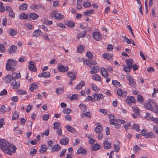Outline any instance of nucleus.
<instances>
[{"label": "nucleus", "mask_w": 158, "mask_h": 158, "mask_svg": "<svg viewBox=\"0 0 158 158\" xmlns=\"http://www.w3.org/2000/svg\"><path fill=\"white\" fill-rule=\"evenodd\" d=\"M144 106L147 109L151 110L158 115V106L153 100H148L147 103L144 104Z\"/></svg>", "instance_id": "nucleus-1"}, {"label": "nucleus", "mask_w": 158, "mask_h": 158, "mask_svg": "<svg viewBox=\"0 0 158 158\" xmlns=\"http://www.w3.org/2000/svg\"><path fill=\"white\" fill-rule=\"evenodd\" d=\"M17 62L15 60L11 59H9L7 60V63L6 64V69L7 70H11L14 72L15 69L13 67L15 66L17 64Z\"/></svg>", "instance_id": "nucleus-2"}, {"label": "nucleus", "mask_w": 158, "mask_h": 158, "mask_svg": "<svg viewBox=\"0 0 158 158\" xmlns=\"http://www.w3.org/2000/svg\"><path fill=\"white\" fill-rule=\"evenodd\" d=\"M6 148V149L4 150L5 153L10 155H12V153L15 152L17 148L13 144H9L8 146H7V148Z\"/></svg>", "instance_id": "nucleus-3"}, {"label": "nucleus", "mask_w": 158, "mask_h": 158, "mask_svg": "<svg viewBox=\"0 0 158 158\" xmlns=\"http://www.w3.org/2000/svg\"><path fill=\"white\" fill-rule=\"evenodd\" d=\"M141 134L142 136H144L146 138H148L149 137L152 138L154 137V133L150 131L147 133V131L144 129L141 131Z\"/></svg>", "instance_id": "nucleus-4"}, {"label": "nucleus", "mask_w": 158, "mask_h": 158, "mask_svg": "<svg viewBox=\"0 0 158 158\" xmlns=\"http://www.w3.org/2000/svg\"><path fill=\"white\" fill-rule=\"evenodd\" d=\"M9 143L6 140L4 139H1L0 140V145L1 149L5 152V150L6 149L7 146L9 145Z\"/></svg>", "instance_id": "nucleus-5"}, {"label": "nucleus", "mask_w": 158, "mask_h": 158, "mask_svg": "<svg viewBox=\"0 0 158 158\" xmlns=\"http://www.w3.org/2000/svg\"><path fill=\"white\" fill-rule=\"evenodd\" d=\"M125 121L123 120L115 119L114 122H111L112 125H114L116 128H119L120 125L125 123Z\"/></svg>", "instance_id": "nucleus-6"}, {"label": "nucleus", "mask_w": 158, "mask_h": 158, "mask_svg": "<svg viewBox=\"0 0 158 158\" xmlns=\"http://www.w3.org/2000/svg\"><path fill=\"white\" fill-rule=\"evenodd\" d=\"M34 62L32 61H30L29 62V65L28 68L31 71L36 72L37 71V69L35 66L34 65Z\"/></svg>", "instance_id": "nucleus-7"}, {"label": "nucleus", "mask_w": 158, "mask_h": 158, "mask_svg": "<svg viewBox=\"0 0 158 158\" xmlns=\"http://www.w3.org/2000/svg\"><path fill=\"white\" fill-rule=\"evenodd\" d=\"M10 84L14 89H16L19 87L20 82L19 81H16V80H14L11 82Z\"/></svg>", "instance_id": "nucleus-8"}, {"label": "nucleus", "mask_w": 158, "mask_h": 158, "mask_svg": "<svg viewBox=\"0 0 158 158\" xmlns=\"http://www.w3.org/2000/svg\"><path fill=\"white\" fill-rule=\"evenodd\" d=\"M59 71L60 72H65L67 71L69 68L67 66H64L62 64H59L58 67Z\"/></svg>", "instance_id": "nucleus-9"}, {"label": "nucleus", "mask_w": 158, "mask_h": 158, "mask_svg": "<svg viewBox=\"0 0 158 158\" xmlns=\"http://www.w3.org/2000/svg\"><path fill=\"white\" fill-rule=\"evenodd\" d=\"M103 144L104 148H105L109 149L111 148V143L109 140H107L104 141L103 143Z\"/></svg>", "instance_id": "nucleus-10"}, {"label": "nucleus", "mask_w": 158, "mask_h": 158, "mask_svg": "<svg viewBox=\"0 0 158 158\" xmlns=\"http://www.w3.org/2000/svg\"><path fill=\"white\" fill-rule=\"evenodd\" d=\"M127 79L129 82L130 85L133 88H135L136 86V83L134 80L131 77H128Z\"/></svg>", "instance_id": "nucleus-11"}, {"label": "nucleus", "mask_w": 158, "mask_h": 158, "mask_svg": "<svg viewBox=\"0 0 158 158\" xmlns=\"http://www.w3.org/2000/svg\"><path fill=\"white\" fill-rule=\"evenodd\" d=\"M13 77L10 75H7L3 78V80L6 83H9L11 80H13Z\"/></svg>", "instance_id": "nucleus-12"}, {"label": "nucleus", "mask_w": 158, "mask_h": 158, "mask_svg": "<svg viewBox=\"0 0 158 158\" xmlns=\"http://www.w3.org/2000/svg\"><path fill=\"white\" fill-rule=\"evenodd\" d=\"M93 35L94 38L97 40H99L101 38V35L99 32H94Z\"/></svg>", "instance_id": "nucleus-13"}, {"label": "nucleus", "mask_w": 158, "mask_h": 158, "mask_svg": "<svg viewBox=\"0 0 158 158\" xmlns=\"http://www.w3.org/2000/svg\"><path fill=\"white\" fill-rule=\"evenodd\" d=\"M17 48L16 46L12 45L8 48L7 51L10 54H13L16 52Z\"/></svg>", "instance_id": "nucleus-14"}, {"label": "nucleus", "mask_w": 158, "mask_h": 158, "mask_svg": "<svg viewBox=\"0 0 158 158\" xmlns=\"http://www.w3.org/2000/svg\"><path fill=\"white\" fill-rule=\"evenodd\" d=\"M126 101L127 103L129 104L135 103L136 102L134 96L128 97Z\"/></svg>", "instance_id": "nucleus-15"}, {"label": "nucleus", "mask_w": 158, "mask_h": 158, "mask_svg": "<svg viewBox=\"0 0 158 158\" xmlns=\"http://www.w3.org/2000/svg\"><path fill=\"white\" fill-rule=\"evenodd\" d=\"M42 33V31L40 29L35 30L33 33L32 34V36L34 37H38Z\"/></svg>", "instance_id": "nucleus-16"}, {"label": "nucleus", "mask_w": 158, "mask_h": 158, "mask_svg": "<svg viewBox=\"0 0 158 158\" xmlns=\"http://www.w3.org/2000/svg\"><path fill=\"white\" fill-rule=\"evenodd\" d=\"M76 74L73 72H69L67 73V75L69 76L70 78V80L71 81H72L76 79Z\"/></svg>", "instance_id": "nucleus-17"}, {"label": "nucleus", "mask_w": 158, "mask_h": 158, "mask_svg": "<svg viewBox=\"0 0 158 158\" xmlns=\"http://www.w3.org/2000/svg\"><path fill=\"white\" fill-rule=\"evenodd\" d=\"M93 96L94 98V99L95 100H99L100 99H102L103 98V95L101 94H98L97 93H94L93 94Z\"/></svg>", "instance_id": "nucleus-18"}, {"label": "nucleus", "mask_w": 158, "mask_h": 158, "mask_svg": "<svg viewBox=\"0 0 158 158\" xmlns=\"http://www.w3.org/2000/svg\"><path fill=\"white\" fill-rule=\"evenodd\" d=\"M90 68L91 69H93V70H91L90 71V73L91 74H94L95 73H97L99 71V67L98 66H93L92 67L90 66Z\"/></svg>", "instance_id": "nucleus-19"}, {"label": "nucleus", "mask_w": 158, "mask_h": 158, "mask_svg": "<svg viewBox=\"0 0 158 158\" xmlns=\"http://www.w3.org/2000/svg\"><path fill=\"white\" fill-rule=\"evenodd\" d=\"M50 73L49 72H43L41 73H39L38 76L39 77H44L46 78H48L50 77Z\"/></svg>", "instance_id": "nucleus-20"}, {"label": "nucleus", "mask_w": 158, "mask_h": 158, "mask_svg": "<svg viewBox=\"0 0 158 158\" xmlns=\"http://www.w3.org/2000/svg\"><path fill=\"white\" fill-rule=\"evenodd\" d=\"M85 82L83 81H81L77 85L75 89L77 90L81 89L82 87L85 85Z\"/></svg>", "instance_id": "nucleus-21"}, {"label": "nucleus", "mask_w": 158, "mask_h": 158, "mask_svg": "<svg viewBox=\"0 0 158 158\" xmlns=\"http://www.w3.org/2000/svg\"><path fill=\"white\" fill-rule=\"evenodd\" d=\"M125 62L127 63V66L132 68V64L134 63V61L132 59L126 60H125Z\"/></svg>", "instance_id": "nucleus-22"}, {"label": "nucleus", "mask_w": 158, "mask_h": 158, "mask_svg": "<svg viewBox=\"0 0 158 158\" xmlns=\"http://www.w3.org/2000/svg\"><path fill=\"white\" fill-rule=\"evenodd\" d=\"M54 15V17L55 18L58 20H60L61 19H63L64 18V15H62L60 13H53V15Z\"/></svg>", "instance_id": "nucleus-23"}, {"label": "nucleus", "mask_w": 158, "mask_h": 158, "mask_svg": "<svg viewBox=\"0 0 158 158\" xmlns=\"http://www.w3.org/2000/svg\"><path fill=\"white\" fill-rule=\"evenodd\" d=\"M101 73L102 75L105 77H106L108 76V74L106 69L102 67L100 70Z\"/></svg>", "instance_id": "nucleus-24"}, {"label": "nucleus", "mask_w": 158, "mask_h": 158, "mask_svg": "<svg viewBox=\"0 0 158 158\" xmlns=\"http://www.w3.org/2000/svg\"><path fill=\"white\" fill-rule=\"evenodd\" d=\"M103 130V127L102 126L99 124L95 128L94 131L96 133H100Z\"/></svg>", "instance_id": "nucleus-25"}, {"label": "nucleus", "mask_w": 158, "mask_h": 158, "mask_svg": "<svg viewBox=\"0 0 158 158\" xmlns=\"http://www.w3.org/2000/svg\"><path fill=\"white\" fill-rule=\"evenodd\" d=\"M112 55L111 54L104 53L103 54V57L106 60H111L112 59Z\"/></svg>", "instance_id": "nucleus-26"}, {"label": "nucleus", "mask_w": 158, "mask_h": 158, "mask_svg": "<svg viewBox=\"0 0 158 158\" xmlns=\"http://www.w3.org/2000/svg\"><path fill=\"white\" fill-rule=\"evenodd\" d=\"M69 142V140L68 138H63L60 140V143L62 145H66Z\"/></svg>", "instance_id": "nucleus-27"}, {"label": "nucleus", "mask_w": 158, "mask_h": 158, "mask_svg": "<svg viewBox=\"0 0 158 158\" xmlns=\"http://www.w3.org/2000/svg\"><path fill=\"white\" fill-rule=\"evenodd\" d=\"M117 94L120 96H125L127 95L126 91L123 92L121 89H119L117 90Z\"/></svg>", "instance_id": "nucleus-28"}, {"label": "nucleus", "mask_w": 158, "mask_h": 158, "mask_svg": "<svg viewBox=\"0 0 158 158\" xmlns=\"http://www.w3.org/2000/svg\"><path fill=\"white\" fill-rule=\"evenodd\" d=\"M65 128L68 131L72 133L75 132L76 131V129L74 128L69 125L66 126Z\"/></svg>", "instance_id": "nucleus-29"}, {"label": "nucleus", "mask_w": 158, "mask_h": 158, "mask_svg": "<svg viewBox=\"0 0 158 158\" xmlns=\"http://www.w3.org/2000/svg\"><path fill=\"white\" fill-rule=\"evenodd\" d=\"M47 150V147L46 145H42L39 150V152L43 154Z\"/></svg>", "instance_id": "nucleus-30"}, {"label": "nucleus", "mask_w": 158, "mask_h": 158, "mask_svg": "<svg viewBox=\"0 0 158 158\" xmlns=\"http://www.w3.org/2000/svg\"><path fill=\"white\" fill-rule=\"evenodd\" d=\"M19 17L20 19H27L28 18V15L24 13L19 14Z\"/></svg>", "instance_id": "nucleus-31"}, {"label": "nucleus", "mask_w": 158, "mask_h": 158, "mask_svg": "<svg viewBox=\"0 0 158 158\" xmlns=\"http://www.w3.org/2000/svg\"><path fill=\"white\" fill-rule=\"evenodd\" d=\"M61 149L60 146L59 144H56L52 147V151L55 152L58 151Z\"/></svg>", "instance_id": "nucleus-32"}, {"label": "nucleus", "mask_w": 158, "mask_h": 158, "mask_svg": "<svg viewBox=\"0 0 158 158\" xmlns=\"http://www.w3.org/2000/svg\"><path fill=\"white\" fill-rule=\"evenodd\" d=\"M12 76L13 77V80L17 79H19L21 77V75L20 73H12Z\"/></svg>", "instance_id": "nucleus-33"}, {"label": "nucleus", "mask_w": 158, "mask_h": 158, "mask_svg": "<svg viewBox=\"0 0 158 158\" xmlns=\"http://www.w3.org/2000/svg\"><path fill=\"white\" fill-rule=\"evenodd\" d=\"M38 86L37 84L35 83H34L32 84L31 85L29 89L30 90L31 92L33 91L34 89L37 88Z\"/></svg>", "instance_id": "nucleus-34"}, {"label": "nucleus", "mask_w": 158, "mask_h": 158, "mask_svg": "<svg viewBox=\"0 0 158 158\" xmlns=\"http://www.w3.org/2000/svg\"><path fill=\"white\" fill-rule=\"evenodd\" d=\"M87 152V150L83 148H79L77 152V153L78 154H85Z\"/></svg>", "instance_id": "nucleus-35"}, {"label": "nucleus", "mask_w": 158, "mask_h": 158, "mask_svg": "<svg viewBox=\"0 0 158 158\" xmlns=\"http://www.w3.org/2000/svg\"><path fill=\"white\" fill-rule=\"evenodd\" d=\"M112 84L116 87H121L122 85L120 84L119 82L116 80H113L112 81Z\"/></svg>", "instance_id": "nucleus-36"}, {"label": "nucleus", "mask_w": 158, "mask_h": 158, "mask_svg": "<svg viewBox=\"0 0 158 158\" xmlns=\"http://www.w3.org/2000/svg\"><path fill=\"white\" fill-rule=\"evenodd\" d=\"M86 32L85 31H82L81 32H80L77 34V37L78 39L81 37H83L86 35Z\"/></svg>", "instance_id": "nucleus-37"}, {"label": "nucleus", "mask_w": 158, "mask_h": 158, "mask_svg": "<svg viewBox=\"0 0 158 158\" xmlns=\"http://www.w3.org/2000/svg\"><path fill=\"white\" fill-rule=\"evenodd\" d=\"M92 78L95 81H101V77L98 74H96L93 76Z\"/></svg>", "instance_id": "nucleus-38"}, {"label": "nucleus", "mask_w": 158, "mask_h": 158, "mask_svg": "<svg viewBox=\"0 0 158 158\" xmlns=\"http://www.w3.org/2000/svg\"><path fill=\"white\" fill-rule=\"evenodd\" d=\"M30 8L34 10H35L39 9L40 7V6L37 5V4H34L30 6Z\"/></svg>", "instance_id": "nucleus-39"}, {"label": "nucleus", "mask_w": 158, "mask_h": 158, "mask_svg": "<svg viewBox=\"0 0 158 158\" xmlns=\"http://www.w3.org/2000/svg\"><path fill=\"white\" fill-rule=\"evenodd\" d=\"M29 17L33 20H35L38 18L39 16L35 13H31L30 14Z\"/></svg>", "instance_id": "nucleus-40"}, {"label": "nucleus", "mask_w": 158, "mask_h": 158, "mask_svg": "<svg viewBox=\"0 0 158 158\" xmlns=\"http://www.w3.org/2000/svg\"><path fill=\"white\" fill-rule=\"evenodd\" d=\"M27 6L26 3H24L19 6V9L21 10H24L27 9Z\"/></svg>", "instance_id": "nucleus-41"}, {"label": "nucleus", "mask_w": 158, "mask_h": 158, "mask_svg": "<svg viewBox=\"0 0 158 158\" xmlns=\"http://www.w3.org/2000/svg\"><path fill=\"white\" fill-rule=\"evenodd\" d=\"M80 109L83 110V112H85L87 109V106L83 103L80 104L79 106Z\"/></svg>", "instance_id": "nucleus-42"}, {"label": "nucleus", "mask_w": 158, "mask_h": 158, "mask_svg": "<svg viewBox=\"0 0 158 158\" xmlns=\"http://www.w3.org/2000/svg\"><path fill=\"white\" fill-rule=\"evenodd\" d=\"M66 25L69 27H73L74 26L75 23L72 21H69L66 22Z\"/></svg>", "instance_id": "nucleus-43"}, {"label": "nucleus", "mask_w": 158, "mask_h": 158, "mask_svg": "<svg viewBox=\"0 0 158 158\" xmlns=\"http://www.w3.org/2000/svg\"><path fill=\"white\" fill-rule=\"evenodd\" d=\"M131 128L132 129H135V130L137 131H140L139 126L137 124H133L131 127Z\"/></svg>", "instance_id": "nucleus-44"}, {"label": "nucleus", "mask_w": 158, "mask_h": 158, "mask_svg": "<svg viewBox=\"0 0 158 158\" xmlns=\"http://www.w3.org/2000/svg\"><path fill=\"white\" fill-rule=\"evenodd\" d=\"M137 101L141 103H142L144 102L143 99V97L140 95L137 96Z\"/></svg>", "instance_id": "nucleus-45"}, {"label": "nucleus", "mask_w": 158, "mask_h": 158, "mask_svg": "<svg viewBox=\"0 0 158 158\" xmlns=\"http://www.w3.org/2000/svg\"><path fill=\"white\" fill-rule=\"evenodd\" d=\"M19 113L18 112L15 111L14 113L12 115V120H16L19 117Z\"/></svg>", "instance_id": "nucleus-46"}, {"label": "nucleus", "mask_w": 158, "mask_h": 158, "mask_svg": "<svg viewBox=\"0 0 158 158\" xmlns=\"http://www.w3.org/2000/svg\"><path fill=\"white\" fill-rule=\"evenodd\" d=\"M100 148V146L98 144H95L93 145L91 148L93 150L96 151L98 150Z\"/></svg>", "instance_id": "nucleus-47"}, {"label": "nucleus", "mask_w": 158, "mask_h": 158, "mask_svg": "<svg viewBox=\"0 0 158 158\" xmlns=\"http://www.w3.org/2000/svg\"><path fill=\"white\" fill-rule=\"evenodd\" d=\"M79 96L77 94H74L70 98L71 101L76 100L78 99Z\"/></svg>", "instance_id": "nucleus-48"}, {"label": "nucleus", "mask_w": 158, "mask_h": 158, "mask_svg": "<svg viewBox=\"0 0 158 158\" xmlns=\"http://www.w3.org/2000/svg\"><path fill=\"white\" fill-rule=\"evenodd\" d=\"M43 23L46 25H51L52 24V20H49L47 19H44L43 21Z\"/></svg>", "instance_id": "nucleus-49"}, {"label": "nucleus", "mask_w": 158, "mask_h": 158, "mask_svg": "<svg viewBox=\"0 0 158 158\" xmlns=\"http://www.w3.org/2000/svg\"><path fill=\"white\" fill-rule=\"evenodd\" d=\"M17 33V32L14 29H11L9 30V34L12 36L15 35Z\"/></svg>", "instance_id": "nucleus-50"}, {"label": "nucleus", "mask_w": 158, "mask_h": 158, "mask_svg": "<svg viewBox=\"0 0 158 158\" xmlns=\"http://www.w3.org/2000/svg\"><path fill=\"white\" fill-rule=\"evenodd\" d=\"M83 6L85 8L89 7L91 6L90 3L89 2L84 1L83 4Z\"/></svg>", "instance_id": "nucleus-51"}, {"label": "nucleus", "mask_w": 158, "mask_h": 158, "mask_svg": "<svg viewBox=\"0 0 158 158\" xmlns=\"http://www.w3.org/2000/svg\"><path fill=\"white\" fill-rule=\"evenodd\" d=\"M90 113L88 112H87L85 113H82L81 114V117L82 118H83L84 117H87L88 118H90L91 117L90 115Z\"/></svg>", "instance_id": "nucleus-52"}, {"label": "nucleus", "mask_w": 158, "mask_h": 158, "mask_svg": "<svg viewBox=\"0 0 158 158\" xmlns=\"http://www.w3.org/2000/svg\"><path fill=\"white\" fill-rule=\"evenodd\" d=\"M108 117L110 119V124L111 125L112 124V123H111V122H114V121L115 120V119L114 118V116L113 115H111V114H108Z\"/></svg>", "instance_id": "nucleus-53"}, {"label": "nucleus", "mask_w": 158, "mask_h": 158, "mask_svg": "<svg viewBox=\"0 0 158 158\" xmlns=\"http://www.w3.org/2000/svg\"><path fill=\"white\" fill-rule=\"evenodd\" d=\"M84 46H81L79 47H77V52L81 53L83 52L84 50Z\"/></svg>", "instance_id": "nucleus-54"}, {"label": "nucleus", "mask_w": 158, "mask_h": 158, "mask_svg": "<svg viewBox=\"0 0 158 158\" xmlns=\"http://www.w3.org/2000/svg\"><path fill=\"white\" fill-rule=\"evenodd\" d=\"M6 108L4 105H2L1 106L0 108V111L1 114H4L6 112Z\"/></svg>", "instance_id": "nucleus-55"}, {"label": "nucleus", "mask_w": 158, "mask_h": 158, "mask_svg": "<svg viewBox=\"0 0 158 158\" xmlns=\"http://www.w3.org/2000/svg\"><path fill=\"white\" fill-rule=\"evenodd\" d=\"M64 90L61 88H58L56 89V91L57 94H61L63 92Z\"/></svg>", "instance_id": "nucleus-56"}, {"label": "nucleus", "mask_w": 158, "mask_h": 158, "mask_svg": "<svg viewBox=\"0 0 158 158\" xmlns=\"http://www.w3.org/2000/svg\"><path fill=\"white\" fill-rule=\"evenodd\" d=\"M60 125V123L59 122H55L53 124V128L54 129H57L58 127Z\"/></svg>", "instance_id": "nucleus-57"}, {"label": "nucleus", "mask_w": 158, "mask_h": 158, "mask_svg": "<svg viewBox=\"0 0 158 158\" xmlns=\"http://www.w3.org/2000/svg\"><path fill=\"white\" fill-rule=\"evenodd\" d=\"M49 114H44L42 116V118L43 120L45 121L48 120L49 118Z\"/></svg>", "instance_id": "nucleus-58"}, {"label": "nucleus", "mask_w": 158, "mask_h": 158, "mask_svg": "<svg viewBox=\"0 0 158 158\" xmlns=\"http://www.w3.org/2000/svg\"><path fill=\"white\" fill-rule=\"evenodd\" d=\"M114 150L115 152H118L119 151L120 149V147L118 144H117V145H115L114 144Z\"/></svg>", "instance_id": "nucleus-59"}, {"label": "nucleus", "mask_w": 158, "mask_h": 158, "mask_svg": "<svg viewBox=\"0 0 158 158\" xmlns=\"http://www.w3.org/2000/svg\"><path fill=\"white\" fill-rule=\"evenodd\" d=\"M63 112L66 114H69L71 112V110L69 108H65L63 110Z\"/></svg>", "instance_id": "nucleus-60"}, {"label": "nucleus", "mask_w": 158, "mask_h": 158, "mask_svg": "<svg viewBox=\"0 0 158 158\" xmlns=\"http://www.w3.org/2000/svg\"><path fill=\"white\" fill-rule=\"evenodd\" d=\"M17 93L18 94L20 95H23L26 94L27 92L25 90L22 89H20L18 91Z\"/></svg>", "instance_id": "nucleus-61"}, {"label": "nucleus", "mask_w": 158, "mask_h": 158, "mask_svg": "<svg viewBox=\"0 0 158 158\" xmlns=\"http://www.w3.org/2000/svg\"><path fill=\"white\" fill-rule=\"evenodd\" d=\"M91 87H92V89L94 90H95L96 92L98 91L99 90L98 88L94 84H92V85Z\"/></svg>", "instance_id": "nucleus-62"}, {"label": "nucleus", "mask_w": 158, "mask_h": 158, "mask_svg": "<svg viewBox=\"0 0 158 158\" xmlns=\"http://www.w3.org/2000/svg\"><path fill=\"white\" fill-rule=\"evenodd\" d=\"M133 112L134 113H136L137 114H139V110L138 107H134L133 108Z\"/></svg>", "instance_id": "nucleus-63"}, {"label": "nucleus", "mask_w": 158, "mask_h": 158, "mask_svg": "<svg viewBox=\"0 0 158 158\" xmlns=\"http://www.w3.org/2000/svg\"><path fill=\"white\" fill-rule=\"evenodd\" d=\"M153 129L154 131L158 135V127L156 125L153 127Z\"/></svg>", "instance_id": "nucleus-64"}]
</instances>
